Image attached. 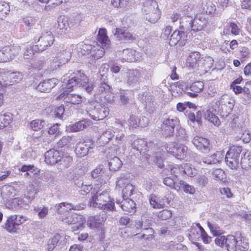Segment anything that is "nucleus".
Instances as JSON below:
<instances>
[{"mask_svg": "<svg viewBox=\"0 0 251 251\" xmlns=\"http://www.w3.org/2000/svg\"><path fill=\"white\" fill-rule=\"evenodd\" d=\"M240 29L237 25L234 22H230L225 26L223 33L225 35H228L230 33L234 35L239 34Z\"/></svg>", "mask_w": 251, "mask_h": 251, "instance_id": "c756f323", "label": "nucleus"}, {"mask_svg": "<svg viewBox=\"0 0 251 251\" xmlns=\"http://www.w3.org/2000/svg\"><path fill=\"white\" fill-rule=\"evenodd\" d=\"M46 124L45 121L43 120H34L30 123L31 128L34 131H38L42 129Z\"/></svg>", "mask_w": 251, "mask_h": 251, "instance_id": "09e8293b", "label": "nucleus"}, {"mask_svg": "<svg viewBox=\"0 0 251 251\" xmlns=\"http://www.w3.org/2000/svg\"><path fill=\"white\" fill-rule=\"evenodd\" d=\"M92 124V122L91 120L83 119L75 124L69 126L67 127V130L72 132H76L83 130Z\"/></svg>", "mask_w": 251, "mask_h": 251, "instance_id": "4be33fe9", "label": "nucleus"}, {"mask_svg": "<svg viewBox=\"0 0 251 251\" xmlns=\"http://www.w3.org/2000/svg\"><path fill=\"white\" fill-rule=\"evenodd\" d=\"M207 225L214 236L221 235L223 233L222 230L217 224L208 222Z\"/></svg>", "mask_w": 251, "mask_h": 251, "instance_id": "3c124183", "label": "nucleus"}, {"mask_svg": "<svg viewBox=\"0 0 251 251\" xmlns=\"http://www.w3.org/2000/svg\"><path fill=\"white\" fill-rule=\"evenodd\" d=\"M135 53L136 51L132 49H127L123 51L124 59L127 62H133L136 60Z\"/></svg>", "mask_w": 251, "mask_h": 251, "instance_id": "79ce46f5", "label": "nucleus"}, {"mask_svg": "<svg viewBox=\"0 0 251 251\" xmlns=\"http://www.w3.org/2000/svg\"><path fill=\"white\" fill-rule=\"evenodd\" d=\"M114 36L117 40L123 43L135 39L130 32L123 28H116Z\"/></svg>", "mask_w": 251, "mask_h": 251, "instance_id": "412c9836", "label": "nucleus"}, {"mask_svg": "<svg viewBox=\"0 0 251 251\" xmlns=\"http://www.w3.org/2000/svg\"><path fill=\"white\" fill-rule=\"evenodd\" d=\"M181 168L183 169V172L186 175L191 177L197 174V170L193 168L191 164H184L181 166Z\"/></svg>", "mask_w": 251, "mask_h": 251, "instance_id": "5fc2aeb1", "label": "nucleus"}, {"mask_svg": "<svg viewBox=\"0 0 251 251\" xmlns=\"http://www.w3.org/2000/svg\"><path fill=\"white\" fill-rule=\"evenodd\" d=\"M72 203L68 202H62L56 205L57 213L59 214H62L64 212L72 210Z\"/></svg>", "mask_w": 251, "mask_h": 251, "instance_id": "8fccbe9b", "label": "nucleus"}, {"mask_svg": "<svg viewBox=\"0 0 251 251\" xmlns=\"http://www.w3.org/2000/svg\"><path fill=\"white\" fill-rule=\"evenodd\" d=\"M183 82H177L175 89L173 91V95L175 97L181 95L182 92L186 93L189 96L195 98L198 94L201 92L204 88V84L202 81H198L193 83L189 88H183Z\"/></svg>", "mask_w": 251, "mask_h": 251, "instance_id": "7ed1b4c3", "label": "nucleus"}, {"mask_svg": "<svg viewBox=\"0 0 251 251\" xmlns=\"http://www.w3.org/2000/svg\"><path fill=\"white\" fill-rule=\"evenodd\" d=\"M62 221L64 223L69 225H74L72 226L73 231H76L82 227L85 223V219L82 215H78L75 213L69 215L63 219Z\"/></svg>", "mask_w": 251, "mask_h": 251, "instance_id": "1a4fd4ad", "label": "nucleus"}, {"mask_svg": "<svg viewBox=\"0 0 251 251\" xmlns=\"http://www.w3.org/2000/svg\"><path fill=\"white\" fill-rule=\"evenodd\" d=\"M73 137L70 136H64L62 137L57 142V146L59 148H63V147L68 145L72 143L74 144Z\"/></svg>", "mask_w": 251, "mask_h": 251, "instance_id": "864d4df0", "label": "nucleus"}, {"mask_svg": "<svg viewBox=\"0 0 251 251\" xmlns=\"http://www.w3.org/2000/svg\"><path fill=\"white\" fill-rule=\"evenodd\" d=\"M57 57L60 60L61 63L65 64L70 59L71 52L70 50H65L62 51L58 52Z\"/></svg>", "mask_w": 251, "mask_h": 251, "instance_id": "a19ab883", "label": "nucleus"}, {"mask_svg": "<svg viewBox=\"0 0 251 251\" xmlns=\"http://www.w3.org/2000/svg\"><path fill=\"white\" fill-rule=\"evenodd\" d=\"M187 40V36L186 33L183 31L176 30L171 35L169 44L173 46L179 44L180 46H183Z\"/></svg>", "mask_w": 251, "mask_h": 251, "instance_id": "4468645a", "label": "nucleus"}, {"mask_svg": "<svg viewBox=\"0 0 251 251\" xmlns=\"http://www.w3.org/2000/svg\"><path fill=\"white\" fill-rule=\"evenodd\" d=\"M115 132L111 129L105 130L100 136V140L103 143H108L114 136Z\"/></svg>", "mask_w": 251, "mask_h": 251, "instance_id": "a18cd8bd", "label": "nucleus"}, {"mask_svg": "<svg viewBox=\"0 0 251 251\" xmlns=\"http://www.w3.org/2000/svg\"><path fill=\"white\" fill-rule=\"evenodd\" d=\"M22 21L27 29H30L35 25L36 22H37V19L35 18V17L26 16L24 17Z\"/></svg>", "mask_w": 251, "mask_h": 251, "instance_id": "4d7b16f0", "label": "nucleus"}, {"mask_svg": "<svg viewBox=\"0 0 251 251\" xmlns=\"http://www.w3.org/2000/svg\"><path fill=\"white\" fill-rule=\"evenodd\" d=\"M58 82V80L55 78L45 80L38 85L36 89L41 92L48 93L54 87Z\"/></svg>", "mask_w": 251, "mask_h": 251, "instance_id": "aec40b11", "label": "nucleus"}, {"mask_svg": "<svg viewBox=\"0 0 251 251\" xmlns=\"http://www.w3.org/2000/svg\"><path fill=\"white\" fill-rule=\"evenodd\" d=\"M105 214L100 213L95 216H90L87 222V225L91 229H102L106 220Z\"/></svg>", "mask_w": 251, "mask_h": 251, "instance_id": "f8f14e48", "label": "nucleus"}, {"mask_svg": "<svg viewBox=\"0 0 251 251\" xmlns=\"http://www.w3.org/2000/svg\"><path fill=\"white\" fill-rule=\"evenodd\" d=\"M120 100L121 103L123 105H126L129 102V99L128 97L124 90L120 91Z\"/></svg>", "mask_w": 251, "mask_h": 251, "instance_id": "338daca9", "label": "nucleus"}, {"mask_svg": "<svg viewBox=\"0 0 251 251\" xmlns=\"http://www.w3.org/2000/svg\"><path fill=\"white\" fill-rule=\"evenodd\" d=\"M129 179L124 175H121L118 178L116 181V188L121 191L125 186L129 184Z\"/></svg>", "mask_w": 251, "mask_h": 251, "instance_id": "58836bf2", "label": "nucleus"}, {"mask_svg": "<svg viewBox=\"0 0 251 251\" xmlns=\"http://www.w3.org/2000/svg\"><path fill=\"white\" fill-rule=\"evenodd\" d=\"M110 89V86L106 83L101 82L98 86V91L99 93L103 94L105 93L106 94L109 92Z\"/></svg>", "mask_w": 251, "mask_h": 251, "instance_id": "e2e57ef3", "label": "nucleus"}, {"mask_svg": "<svg viewBox=\"0 0 251 251\" xmlns=\"http://www.w3.org/2000/svg\"><path fill=\"white\" fill-rule=\"evenodd\" d=\"M172 216V213L168 210H163L158 214V217L162 220H166Z\"/></svg>", "mask_w": 251, "mask_h": 251, "instance_id": "774afa93", "label": "nucleus"}, {"mask_svg": "<svg viewBox=\"0 0 251 251\" xmlns=\"http://www.w3.org/2000/svg\"><path fill=\"white\" fill-rule=\"evenodd\" d=\"M61 236L59 234H55L48 242L47 250L48 251H52L56 246L58 241L60 240Z\"/></svg>", "mask_w": 251, "mask_h": 251, "instance_id": "603ef678", "label": "nucleus"}, {"mask_svg": "<svg viewBox=\"0 0 251 251\" xmlns=\"http://www.w3.org/2000/svg\"><path fill=\"white\" fill-rule=\"evenodd\" d=\"M97 39L98 47L94 46L92 52V55L95 59H98L104 55V48L110 43L105 29L101 28L99 30Z\"/></svg>", "mask_w": 251, "mask_h": 251, "instance_id": "20e7f679", "label": "nucleus"}, {"mask_svg": "<svg viewBox=\"0 0 251 251\" xmlns=\"http://www.w3.org/2000/svg\"><path fill=\"white\" fill-rule=\"evenodd\" d=\"M88 113L94 120L103 119L109 114V109L104 104L98 102H91L87 107Z\"/></svg>", "mask_w": 251, "mask_h": 251, "instance_id": "39448f33", "label": "nucleus"}, {"mask_svg": "<svg viewBox=\"0 0 251 251\" xmlns=\"http://www.w3.org/2000/svg\"><path fill=\"white\" fill-rule=\"evenodd\" d=\"M12 115L9 113L0 114V129L7 126L12 121Z\"/></svg>", "mask_w": 251, "mask_h": 251, "instance_id": "ea45409f", "label": "nucleus"}, {"mask_svg": "<svg viewBox=\"0 0 251 251\" xmlns=\"http://www.w3.org/2000/svg\"><path fill=\"white\" fill-rule=\"evenodd\" d=\"M152 146V142H148L144 139L138 138L134 140L131 143L132 148L139 151L141 154L146 153Z\"/></svg>", "mask_w": 251, "mask_h": 251, "instance_id": "2eb2a0df", "label": "nucleus"}, {"mask_svg": "<svg viewBox=\"0 0 251 251\" xmlns=\"http://www.w3.org/2000/svg\"><path fill=\"white\" fill-rule=\"evenodd\" d=\"M19 170L22 172H26V175L30 177L38 175L40 173V169L32 165H23Z\"/></svg>", "mask_w": 251, "mask_h": 251, "instance_id": "7c9ffc66", "label": "nucleus"}, {"mask_svg": "<svg viewBox=\"0 0 251 251\" xmlns=\"http://www.w3.org/2000/svg\"><path fill=\"white\" fill-rule=\"evenodd\" d=\"M203 229L200 224H197L196 226H192L188 233L189 239L192 241L199 239L201 236Z\"/></svg>", "mask_w": 251, "mask_h": 251, "instance_id": "cd10ccee", "label": "nucleus"}, {"mask_svg": "<svg viewBox=\"0 0 251 251\" xmlns=\"http://www.w3.org/2000/svg\"><path fill=\"white\" fill-rule=\"evenodd\" d=\"M224 157V154L221 151H217L211 156L201 159L200 163L202 162L207 164H214L219 162Z\"/></svg>", "mask_w": 251, "mask_h": 251, "instance_id": "bb28decb", "label": "nucleus"}, {"mask_svg": "<svg viewBox=\"0 0 251 251\" xmlns=\"http://www.w3.org/2000/svg\"><path fill=\"white\" fill-rule=\"evenodd\" d=\"M157 3L154 0H148L143 5L142 11L151 23H155L159 18V11Z\"/></svg>", "mask_w": 251, "mask_h": 251, "instance_id": "0eeeda50", "label": "nucleus"}, {"mask_svg": "<svg viewBox=\"0 0 251 251\" xmlns=\"http://www.w3.org/2000/svg\"><path fill=\"white\" fill-rule=\"evenodd\" d=\"M242 148L239 146H232L226 152L225 160L227 165L232 169L237 168L239 162L240 155Z\"/></svg>", "mask_w": 251, "mask_h": 251, "instance_id": "6e6552de", "label": "nucleus"}, {"mask_svg": "<svg viewBox=\"0 0 251 251\" xmlns=\"http://www.w3.org/2000/svg\"><path fill=\"white\" fill-rule=\"evenodd\" d=\"M103 173L104 171L103 166L99 165L96 167V169L93 170L91 172V175L93 178H97L100 176H102Z\"/></svg>", "mask_w": 251, "mask_h": 251, "instance_id": "680f3d73", "label": "nucleus"}, {"mask_svg": "<svg viewBox=\"0 0 251 251\" xmlns=\"http://www.w3.org/2000/svg\"><path fill=\"white\" fill-rule=\"evenodd\" d=\"M134 190V186L131 183L125 186L124 188L121 190V191H122L123 198H128V197H130L133 194Z\"/></svg>", "mask_w": 251, "mask_h": 251, "instance_id": "bf43d9fd", "label": "nucleus"}, {"mask_svg": "<svg viewBox=\"0 0 251 251\" xmlns=\"http://www.w3.org/2000/svg\"><path fill=\"white\" fill-rule=\"evenodd\" d=\"M10 11V6L8 3L0 1V18L3 19Z\"/></svg>", "mask_w": 251, "mask_h": 251, "instance_id": "6e6d98bb", "label": "nucleus"}, {"mask_svg": "<svg viewBox=\"0 0 251 251\" xmlns=\"http://www.w3.org/2000/svg\"><path fill=\"white\" fill-rule=\"evenodd\" d=\"M192 143L199 150L205 152L210 150V144L209 140L204 137L196 136L192 139Z\"/></svg>", "mask_w": 251, "mask_h": 251, "instance_id": "f3484780", "label": "nucleus"}, {"mask_svg": "<svg viewBox=\"0 0 251 251\" xmlns=\"http://www.w3.org/2000/svg\"><path fill=\"white\" fill-rule=\"evenodd\" d=\"M129 0H112L111 3L117 8H125L129 4Z\"/></svg>", "mask_w": 251, "mask_h": 251, "instance_id": "052dcab7", "label": "nucleus"}, {"mask_svg": "<svg viewBox=\"0 0 251 251\" xmlns=\"http://www.w3.org/2000/svg\"><path fill=\"white\" fill-rule=\"evenodd\" d=\"M208 95L210 97H214L217 93L216 85L213 82L210 83L207 90Z\"/></svg>", "mask_w": 251, "mask_h": 251, "instance_id": "0e129e2a", "label": "nucleus"}, {"mask_svg": "<svg viewBox=\"0 0 251 251\" xmlns=\"http://www.w3.org/2000/svg\"><path fill=\"white\" fill-rule=\"evenodd\" d=\"M26 220V217L22 215H9L6 217L2 227L9 232L15 233L20 229V226Z\"/></svg>", "mask_w": 251, "mask_h": 251, "instance_id": "423d86ee", "label": "nucleus"}, {"mask_svg": "<svg viewBox=\"0 0 251 251\" xmlns=\"http://www.w3.org/2000/svg\"><path fill=\"white\" fill-rule=\"evenodd\" d=\"M54 39L50 31H44L38 39V48L41 51L46 50L49 47L53 44Z\"/></svg>", "mask_w": 251, "mask_h": 251, "instance_id": "9b49d317", "label": "nucleus"}, {"mask_svg": "<svg viewBox=\"0 0 251 251\" xmlns=\"http://www.w3.org/2000/svg\"><path fill=\"white\" fill-rule=\"evenodd\" d=\"M237 244L238 238L231 235L226 236L225 247L227 251H236Z\"/></svg>", "mask_w": 251, "mask_h": 251, "instance_id": "2f4dec72", "label": "nucleus"}, {"mask_svg": "<svg viewBox=\"0 0 251 251\" xmlns=\"http://www.w3.org/2000/svg\"><path fill=\"white\" fill-rule=\"evenodd\" d=\"M82 87L88 93L91 92L94 87L93 83L89 82L88 77L83 73L77 71L67 81L66 88L71 89L75 86Z\"/></svg>", "mask_w": 251, "mask_h": 251, "instance_id": "f03ea898", "label": "nucleus"}, {"mask_svg": "<svg viewBox=\"0 0 251 251\" xmlns=\"http://www.w3.org/2000/svg\"><path fill=\"white\" fill-rule=\"evenodd\" d=\"M238 238V244L237 249H238L240 251H246L249 249V244L247 239L244 237H240Z\"/></svg>", "mask_w": 251, "mask_h": 251, "instance_id": "13d9d810", "label": "nucleus"}, {"mask_svg": "<svg viewBox=\"0 0 251 251\" xmlns=\"http://www.w3.org/2000/svg\"><path fill=\"white\" fill-rule=\"evenodd\" d=\"M57 99L63 100L65 102L73 104L81 103L83 100V98L78 94L63 92L57 97Z\"/></svg>", "mask_w": 251, "mask_h": 251, "instance_id": "dca6fc26", "label": "nucleus"}, {"mask_svg": "<svg viewBox=\"0 0 251 251\" xmlns=\"http://www.w3.org/2000/svg\"><path fill=\"white\" fill-rule=\"evenodd\" d=\"M72 47V49L75 48L79 55H84L89 53H92L93 50V47L91 45L87 44L83 42H80L76 45H73Z\"/></svg>", "mask_w": 251, "mask_h": 251, "instance_id": "a878e982", "label": "nucleus"}, {"mask_svg": "<svg viewBox=\"0 0 251 251\" xmlns=\"http://www.w3.org/2000/svg\"><path fill=\"white\" fill-rule=\"evenodd\" d=\"M178 122L176 118H171L168 117L165 119L162 126V130L163 134L166 136H171L173 135L175 130V127Z\"/></svg>", "mask_w": 251, "mask_h": 251, "instance_id": "ddd939ff", "label": "nucleus"}, {"mask_svg": "<svg viewBox=\"0 0 251 251\" xmlns=\"http://www.w3.org/2000/svg\"><path fill=\"white\" fill-rule=\"evenodd\" d=\"M93 148V144L90 142H79L77 144L75 151L78 157H83L91 153Z\"/></svg>", "mask_w": 251, "mask_h": 251, "instance_id": "a211bd4d", "label": "nucleus"}, {"mask_svg": "<svg viewBox=\"0 0 251 251\" xmlns=\"http://www.w3.org/2000/svg\"><path fill=\"white\" fill-rule=\"evenodd\" d=\"M150 203L154 208L162 209L164 207V203L159 201L157 197L154 195H151L149 198Z\"/></svg>", "mask_w": 251, "mask_h": 251, "instance_id": "de8ad7c7", "label": "nucleus"}, {"mask_svg": "<svg viewBox=\"0 0 251 251\" xmlns=\"http://www.w3.org/2000/svg\"><path fill=\"white\" fill-rule=\"evenodd\" d=\"M94 190L96 193L90 199L89 205L92 207L112 211L114 208V200L110 197V191L105 190L100 193L102 189L99 190V185L94 187Z\"/></svg>", "mask_w": 251, "mask_h": 251, "instance_id": "f257e3e1", "label": "nucleus"}, {"mask_svg": "<svg viewBox=\"0 0 251 251\" xmlns=\"http://www.w3.org/2000/svg\"><path fill=\"white\" fill-rule=\"evenodd\" d=\"M196 181L199 186L204 187L208 183V179L207 177L204 175L196 177Z\"/></svg>", "mask_w": 251, "mask_h": 251, "instance_id": "69168bd1", "label": "nucleus"}, {"mask_svg": "<svg viewBox=\"0 0 251 251\" xmlns=\"http://www.w3.org/2000/svg\"><path fill=\"white\" fill-rule=\"evenodd\" d=\"M60 152L54 149L47 151L45 154V161L49 165H54L58 163Z\"/></svg>", "mask_w": 251, "mask_h": 251, "instance_id": "5701e85b", "label": "nucleus"}, {"mask_svg": "<svg viewBox=\"0 0 251 251\" xmlns=\"http://www.w3.org/2000/svg\"><path fill=\"white\" fill-rule=\"evenodd\" d=\"M74 20L75 21V24H73V19H70L69 21H68V20L65 18L60 19L58 21V27L59 28L60 30H62V32L66 33L68 27L75 28L78 27L80 24V20L78 18Z\"/></svg>", "mask_w": 251, "mask_h": 251, "instance_id": "6ab92c4d", "label": "nucleus"}, {"mask_svg": "<svg viewBox=\"0 0 251 251\" xmlns=\"http://www.w3.org/2000/svg\"><path fill=\"white\" fill-rule=\"evenodd\" d=\"M39 191V190L37 186H34L33 184H30L28 185L27 188V192L25 195L29 200L32 201Z\"/></svg>", "mask_w": 251, "mask_h": 251, "instance_id": "4c0bfd02", "label": "nucleus"}, {"mask_svg": "<svg viewBox=\"0 0 251 251\" xmlns=\"http://www.w3.org/2000/svg\"><path fill=\"white\" fill-rule=\"evenodd\" d=\"M41 51L38 48V45L28 44L25 45L23 50V57L25 59H30L35 52Z\"/></svg>", "mask_w": 251, "mask_h": 251, "instance_id": "393cba45", "label": "nucleus"}, {"mask_svg": "<svg viewBox=\"0 0 251 251\" xmlns=\"http://www.w3.org/2000/svg\"><path fill=\"white\" fill-rule=\"evenodd\" d=\"M147 222L148 223V225H144L143 224V221L140 222L138 221V222L136 224V226L137 228H144V229L146 230L147 231V232L149 233L148 235H146V234H143L142 235V238L145 239H149L150 238H151L152 236V235L153 233V230L151 228H149L148 226H150V222L149 221H147Z\"/></svg>", "mask_w": 251, "mask_h": 251, "instance_id": "72a5a7b5", "label": "nucleus"}, {"mask_svg": "<svg viewBox=\"0 0 251 251\" xmlns=\"http://www.w3.org/2000/svg\"><path fill=\"white\" fill-rule=\"evenodd\" d=\"M72 160V157L70 155L60 152L58 163H60L66 167H68Z\"/></svg>", "mask_w": 251, "mask_h": 251, "instance_id": "37998d69", "label": "nucleus"}, {"mask_svg": "<svg viewBox=\"0 0 251 251\" xmlns=\"http://www.w3.org/2000/svg\"><path fill=\"white\" fill-rule=\"evenodd\" d=\"M23 78L20 72H13L4 74V76H0V85L1 87H7L14 83L19 82Z\"/></svg>", "mask_w": 251, "mask_h": 251, "instance_id": "9d476101", "label": "nucleus"}, {"mask_svg": "<svg viewBox=\"0 0 251 251\" xmlns=\"http://www.w3.org/2000/svg\"><path fill=\"white\" fill-rule=\"evenodd\" d=\"M108 164L110 170L116 171L122 166L123 163L118 157L115 156L110 160Z\"/></svg>", "mask_w": 251, "mask_h": 251, "instance_id": "c03bdc74", "label": "nucleus"}, {"mask_svg": "<svg viewBox=\"0 0 251 251\" xmlns=\"http://www.w3.org/2000/svg\"><path fill=\"white\" fill-rule=\"evenodd\" d=\"M12 59L13 57L10 55V47L3 48L0 50V62H6Z\"/></svg>", "mask_w": 251, "mask_h": 251, "instance_id": "473e14b6", "label": "nucleus"}, {"mask_svg": "<svg viewBox=\"0 0 251 251\" xmlns=\"http://www.w3.org/2000/svg\"><path fill=\"white\" fill-rule=\"evenodd\" d=\"M200 57V54L198 52L190 53L186 60L187 66L190 68L195 67L197 65V61Z\"/></svg>", "mask_w": 251, "mask_h": 251, "instance_id": "e433bc0d", "label": "nucleus"}, {"mask_svg": "<svg viewBox=\"0 0 251 251\" xmlns=\"http://www.w3.org/2000/svg\"><path fill=\"white\" fill-rule=\"evenodd\" d=\"M204 117L206 119L214 124L215 126H219L221 124V122L218 117L210 109L206 110L204 114Z\"/></svg>", "mask_w": 251, "mask_h": 251, "instance_id": "c9c22d12", "label": "nucleus"}, {"mask_svg": "<svg viewBox=\"0 0 251 251\" xmlns=\"http://www.w3.org/2000/svg\"><path fill=\"white\" fill-rule=\"evenodd\" d=\"M140 77V73L137 70H129L127 75V83L132 86H135Z\"/></svg>", "mask_w": 251, "mask_h": 251, "instance_id": "c85d7f7f", "label": "nucleus"}, {"mask_svg": "<svg viewBox=\"0 0 251 251\" xmlns=\"http://www.w3.org/2000/svg\"><path fill=\"white\" fill-rule=\"evenodd\" d=\"M188 148L183 145H178L174 154L176 158L179 159H184L186 157Z\"/></svg>", "mask_w": 251, "mask_h": 251, "instance_id": "f704fd0d", "label": "nucleus"}, {"mask_svg": "<svg viewBox=\"0 0 251 251\" xmlns=\"http://www.w3.org/2000/svg\"><path fill=\"white\" fill-rule=\"evenodd\" d=\"M189 26L191 28V30L194 32L201 31L203 28V25L201 24V22L200 19L195 18L191 20L189 23Z\"/></svg>", "mask_w": 251, "mask_h": 251, "instance_id": "49530a36", "label": "nucleus"}, {"mask_svg": "<svg viewBox=\"0 0 251 251\" xmlns=\"http://www.w3.org/2000/svg\"><path fill=\"white\" fill-rule=\"evenodd\" d=\"M117 203L121 204L122 209L127 213H134L135 211L136 204L134 201L130 199H124L121 202L117 200Z\"/></svg>", "mask_w": 251, "mask_h": 251, "instance_id": "b1692460", "label": "nucleus"}]
</instances>
